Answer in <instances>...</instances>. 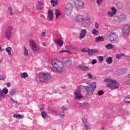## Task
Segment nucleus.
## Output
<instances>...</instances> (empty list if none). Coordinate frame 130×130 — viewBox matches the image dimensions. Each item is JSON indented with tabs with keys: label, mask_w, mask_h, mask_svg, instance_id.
Returning a JSON list of instances; mask_svg holds the SVG:
<instances>
[{
	"label": "nucleus",
	"mask_w": 130,
	"mask_h": 130,
	"mask_svg": "<svg viewBox=\"0 0 130 130\" xmlns=\"http://www.w3.org/2000/svg\"><path fill=\"white\" fill-rule=\"evenodd\" d=\"M75 21L77 23H81L85 28H89L92 23L91 18L89 16L85 17V15L80 14L76 15Z\"/></svg>",
	"instance_id": "f257e3e1"
},
{
	"label": "nucleus",
	"mask_w": 130,
	"mask_h": 130,
	"mask_svg": "<svg viewBox=\"0 0 130 130\" xmlns=\"http://www.w3.org/2000/svg\"><path fill=\"white\" fill-rule=\"evenodd\" d=\"M52 71L54 73L60 74L63 72V64L58 60L53 59L51 61Z\"/></svg>",
	"instance_id": "f03ea898"
},
{
	"label": "nucleus",
	"mask_w": 130,
	"mask_h": 130,
	"mask_svg": "<svg viewBox=\"0 0 130 130\" xmlns=\"http://www.w3.org/2000/svg\"><path fill=\"white\" fill-rule=\"evenodd\" d=\"M87 85L89 86H84V87L85 88L87 95L89 96H91L93 95V93L95 91V89H96V82H92L91 84L87 83Z\"/></svg>",
	"instance_id": "7ed1b4c3"
},
{
	"label": "nucleus",
	"mask_w": 130,
	"mask_h": 130,
	"mask_svg": "<svg viewBox=\"0 0 130 130\" xmlns=\"http://www.w3.org/2000/svg\"><path fill=\"white\" fill-rule=\"evenodd\" d=\"M38 79H39L40 82H46L51 79V75L48 72H43L40 73Z\"/></svg>",
	"instance_id": "20e7f679"
},
{
	"label": "nucleus",
	"mask_w": 130,
	"mask_h": 130,
	"mask_svg": "<svg viewBox=\"0 0 130 130\" xmlns=\"http://www.w3.org/2000/svg\"><path fill=\"white\" fill-rule=\"evenodd\" d=\"M108 38L112 43H118L119 39H118V36L116 35V33L114 31H110L108 35Z\"/></svg>",
	"instance_id": "39448f33"
},
{
	"label": "nucleus",
	"mask_w": 130,
	"mask_h": 130,
	"mask_svg": "<svg viewBox=\"0 0 130 130\" xmlns=\"http://www.w3.org/2000/svg\"><path fill=\"white\" fill-rule=\"evenodd\" d=\"M73 8L74 6H73V4L71 3L67 4L65 6L64 10L65 15H67V16H70V15L72 14Z\"/></svg>",
	"instance_id": "423d86ee"
},
{
	"label": "nucleus",
	"mask_w": 130,
	"mask_h": 130,
	"mask_svg": "<svg viewBox=\"0 0 130 130\" xmlns=\"http://www.w3.org/2000/svg\"><path fill=\"white\" fill-rule=\"evenodd\" d=\"M74 4L77 9H80V10L85 9V3L81 0H74Z\"/></svg>",
	"instance_id": "0eeeda50"
},
{
	"label": "nucleus",
	"mask_w": 130,
	"mask_h": 130,
	"mask_svg": "<svg viewBox=\"0 0 130 130\" xmlns=\"http://www.w3.org/2000/svg\"><path fill=\"white\" fill-rule=\"evenodd\" d=\"M108 88H110L111 90H115L119 87V83L116 80H113L111 83L108 84Z\"/></svg>",
	"instance_id": "6e6552de"
},
{
	"label": "nucleus",
	"mask_w": 130,
	"mask_h": 130,
	"mask_svg": "<svg viewBox=\"0 0 130 130\" xmlns=\"http://www.w3.org/2000/svg\"><path fill=\"white\" fill-rule=\"evenodd\" d=\"M29 45L31 46V49L33 51H36V52L39 51V47H38L37 45L35 43V41H34V40H30Z\"/></svg>",
	"instance_id": "1a4fd4ad"
},
{
	"label": "nucleus",
	"mask_w": 130,
	"mask_h": 130,
	"mask_svg": "<svg viewBox=\"0 0 130 130\" xmlns=\"http://www.w3.org/2000/svg\"><path fill=\"white\" fill-rule=\"evenodd\" d=\"M122 33L123 36H127L129 35L130 33V27L128 24L125 25L122 28Z\"/></svg>",
	"instance_id": "9d476101"
},
{
	"label": "nucleus",
	"mask_w": 130,
	"mask_h": 130,
	"mask_svg": "<svg viewBox=\"0 0 130 130\" xmlns=\"http://www.w3.org/2000/svg\"><path fill=\"white\" fill-rule=\"evenodd\" d=\"M75 100L77 101V100H80L81 98H83V95H82V93H81V90L77 89L75 92Z\"/></svg>",
	"instance_id": "9b49d317"
},
{
	"label": "nucleus",
	"mask_w": 130,
	"mask_h": 130,
	"mask_svg": "<svg viewBox=\"0 0 130 130\" xmlns=\"http://www.w3.org/2000/svg\"><path fill=\"white\" fill-rule=\"evenodd\" d=\"M62 62L64 63V64H66V66H70V64H72L73 63V60L71 59L70 58H64L62 59Z\"/></svg>",
	"instance_id": "f8f14e48"
},
{
	"label": "nucleus",
	"mask_w": 130,
	"mask_h": 130,
	"mask_svg": "<svg viewBox=\"0 0 130 130\" xmlns=\"http://www.w3.org/2000/svg\"><path fill=\"white\" fill-rule=\"evenodd\" d=\"M54 42L58 46H60L61 47L62 45H63V41L61 40V39H54Z\"/></svg>",
	"instance_id": "ddd939ff"
},
{
	"label": "nucleus",
	"mask_w": 130,
	"mask_h": 130,
	"mask_svg": "<svg viewBox=\"0 0 130 130\" xmlns=\"http://www.w3.org/2000/svg\"><path fill=\"white\" fill-rule=\"evenodd\" d=\"M86 34H87V30H86V29H82L80 33V39H83V38H85V37H86Z\"/></svg>",
	"instance_id": "4468645a"
},
{
	"label": "nucleus",
	"mask_w": 130,
	"mask_h": 130,
	"mask_svg": "<svg viewBox=\"0 0 130 130\" xmlns=\"http://www.w3.org/2000/svg\"><path fill=\"white\" fill-rule=\"evenodd\" d=\"M54 16V14H53V11H52V10H50L48 11L47 17L50 21H52V20H53Z\"/></svg>",
	"instance_id": "2eb2a0df"
},
{
	"label": "nucleus",
	"mask_w": 130,
	"mask_h": 130,
	"mask_svg": "<svg viewBox=\"0 0 130 130\" xmlns=\"http://www.w3.org/2000/svg\"><path fill=\"white\" fill-rule=\"evenodd\" d=\"M13 36V32L7 31L5 32V37L7 40H11Z\"/></svg>",
	"instance_id": "dca6fc26"
},
{
	"label": "nucleus",
	"mask_w": 130,
	"mask_h": 130,
	"mask_svg": "<svg viewBox=\"0 0 130 130\" xmlns=\"http://www.w3.org/2000/svg\"><path fill=\"white\" fill-rule=\"evenodd\" d=\"M99 51L97 49H89L88 50V55H94L95 53H98Z\"/></svg>",
	"instance_id": "f3484780"
},
{
	"label": "nucleus",
	"mask_w": 130,
	"mask_h": 130,
	"mask_svg": "<svg viewBox=\"0 0 130 130\" xmlns=\"http://www.w3.org/2000/svg\"><path fill=\"white\" fill-rule=\"evenodd\" d=\"M79 70H81V71H83L84 72H87V71H89V67L87 66H83L82 65H79L78 66Z\"/></svg>",
	"instance_id": "a211bd4d"
},
{
	"label": "nucleus",
	"mask_w": 130,
	"mask_h": 130,
	"mask_svg": "<svg viewBox=\"0 0 130 130\" xmlns=\"http://www.w3.org/2000/svg\"><path fill=\"white\" fill-rule=\"evenodd\" d=\"M118 19L119 20V21H120V22H123V21H125L126 19V15L121 14L118 17Z\"/></svg>",
	"instance_id": "6ab92c4d"
},
{
	"label": "nucleus",
	"mask_w": 130,
	"mask_h": 130,
	"mask_svg": "<svg viewBox=\"0 0 130 130\" xmlns=\"http://www.w3.org/2000/svg\"><path fill=\"white\" fill-rule=\"evenodd\" d=\"M5 51L7 52L8 56L9 57L12 56V48L11 47H8L7 48L5 49Z\"/></svg>",
	"instance_id": "aec40b11"
},
{
	"label": "nucleus",
	"mask_w": 130,
	"mask_h": 130,
	"mask_svg": "<svg viewBox=\"0 0 130 130\" xmlns=\"http://www.w3.org/2000/svg\"><path fill=\"white\" fill-rule=\"evenodd\" d=\"M80 106L83 108H89V107H90V104L85 102L82 104H80Z\"/></svg>",
	"instance_id": "412c9836"
},
{
	"label": "nucleus",
	"mask_w": 130,
	"mask_h": 130,
	"mask_svg": "<svg viewBox=\"0 0 130 130\" xmlns=\"http://www.w3.org/2000/svg\"><path fill=\"white\" fill-rule=\"evenodd\" d=\"M54 15H55L56 19H58L59 16H61V13H60L58 9H56L54 11Z\"/></svg>",
	"instance_id": "4be33fe9"
},
{
	"label": "nucleus",
	"mask_w": 130,
	"mask_h": 130,
	"mask_svg": "<svg viewBox=\"0 0 130 130\" xmlns=\"http://www.w3.org/2000/svg\"><path fill=\"white\" fill-rule=\"evenodd\" d=\"M50 4L51 6H52L53 7H54L58 5V1L57 0H51Z\"/></svg>",
	"instance_id": "5701e85b"
},
{
	"label": "nucleus",
	"mask_w": 130,
	"mask_h": 130,
	"mask_svg": "<svg viewBox=\"0 0 130 130\" xmlns=\"http://www.w3.org/2000/svg\"><path fill=\"white\" fill-rule=\"evenodd\" d=\"M91 34L94 35V36H98L99 35V30H98L96 28H93L91 30Z\"/></svg>",
	"instance_id": "b1692460"
},
{
	"label": "nucleus",
	"mask_w": 130,
	"mask_h": 130,
	"mask_svg": "<svg viewBox=\"0 0 130 130\" xmlns=\"http://www.w3.org/2000/svg\"><path fill=\"white\" fill-rule=\"evenodd\" d=\"M101 41H104V38H103V37L100 36L95 38V42L98 43L101 42Z\"/></svg>",
	"instance_id": "393cba45"
},
{
	"label": "nucleus",
	"mask_w": 130,
	"mask_h": 130,
	"mask_svg": "<svg viewBox=\"0 0 130 130\" xmlns=\"http://www.w3.org/2000/svg\"><path fill=\"white\" fill-rule=\"evenodd\" d=\"M106 61L108 64H110L112 63V61H113V60L112 59V57H108L106 58Z\"/></svg>",
	"instance_id": "a878e982"
},
{
	"label": "nucleus",
	"mask_w": 130,
	"mask_h": 130,
	"mask_svg": "<svg viewBox=\"0 0 130 130\" xmlns=\"http://www.w3.org/2000/svg\"><path fill=\"white\" fill-rule=\"evenodd\" d=\"M20 77L22 79H26L28 78V73L27 72H23L20 74Z\"/></svg>",
	"instance_id": "bb28decb"
},
{
	"label": "nucleus",
	"mask_w": 130,
	"mask_h": 130,
	"mask_svg": "<svg viewBox=\"0 0 130 130\" xmlns=\"http://www.w3.org/2000/svg\"><path fill=\"white\" fill-rule=\"evenodd\" d=\"M23 54L24 56H28V54H29V52L28 51V49L26 47H23Z\"/></svg>",
	"instance_id": "cd10ccee"
},
{
	"label": "nucleus",
	"mask_w": 130,
	"mask_h": 130,
	"mask_svg": "<svg viewBox=\"0 0 130 130\" xmlns=\"http://www.w3.org/2000/svg\"><path fill=\"white\" fill-rule=\"evenodd\" d=\"M9 94L11 95V96H14V95H16L17 94V89H13L10 92Z\"/></svg>",
	"instance_id": "c85d7f7f"
},
{
	"label": "nucleus",
	"mask_w": 130,
	"mask_h": 130,
	"mask_svg": "<svg viewBox=\"0 0 130 130\" xmlns=\"http://www.w3.org/2000/svg\"><path fill=\"white\" fill-rule=\"evenodd\" d=\"M114 80H113L111 78H107V79H104V81L105 83H108V84H111Z\"/></svg>",
	"instance_id": "c756f323"
},
{
	"label": "nucleus",
	"mask_w": 130,
	"mask_h": 130,
	"mask_svg": "<svg viewBox=\"0 0 130 130\" xmlns=\"http://www.w3.org/2000/svg\"><path fill=\"white\" fill-rule=\"evenodd\" d=\"M105 47V48H106V49H109V50H110V49H112V48H113V45L111 44H109L106 45Z\"/></svg>",
	"instance_id": "7c9ffc66"
},
{
	"label": "nucleus",
	"mask_w": 130,
	"mask_h": 130,
	"mask_svg": "<svg viewBox=\"0 0 130 130\" xmlns=\"http://www.w3.org/2000/svg\"><path fill=\"white\" fill-rule=\"evenodd\" d=\"M6 31L7 32H13V26L9 25L7 27Z\"/></svg>",
	"instance_id": "2f4dec72"
},
{
	"label": "nucleus",
	"mask_w": 130,
	"mask_h": 130,
	"mask_svg": "<svg viewBox=\"0 0 130 130\" xmlns=\"http://www.w3.org/2000/svg\"><path fill=\"white\" fill-rule=\"evenodd\" d=\"M87 77L90 80H95L96 79V77H92V75L90 73L87 74Z\"/></svg>",
	"instance_id": "473e14b6"
},
{
	"label": "nucleus",
	"mask_w": 130,
	"mask_h": 130,
	"mask_svg": "<svg viewBox=\"0 0 130 130\" xmlns=\"http://www.w3.org/2000/svg\"><path fill=\"white\" fill-rule=\"evenodd\" d=\"M125 103H129L130 102V95L127 96L124 100Z\"/></svg>",
	"instance_id": "72a5a7b5"
},
{
	"label": "nucleus",
	"mask_w": 130,
	"mask_h": 130,
	"mask_svg": "<svg viewBox=\"0 0 130 130\" xmlns=\"http://www.w3.org/2000/svg\"><path fill=\"white\" fill-rule=\"evenodd\" d=\"M41 115H42L43 118L45 119V118H46V116H47V113H46V112H45V111H43L41 113Z\"/></svg>",
	"instance_id": "f704fd0d"
},
{
	"label": "nucleus",
	"mask_w": 130,
	"mask_h": 130,
	"mask_svg": "<svg viewBox=\"0 0 130 130\" xmlns=\"http://www.w3.org/2000/svg\"><path fill=\"white\" fill-rule=\"evenodd\" d=\"M13 117H14L15 118L21 119V118H23V116L20 114L19 115L14 114L13 115Z\"/></svg>",
	"instance_id": "c9c22d12"
},
{
	"label": "nucleus",
	"mask_w": 130,
	"mask_h": 130,
	"mask_svg": "<svg viewBox=\"0 0 130 130\" xmlns=\"http://www.w3.org/2000/svg\"><path fill=\"white\" fill-rule=\"evenodd\" d=\"M8 11L9 14L11 16H13V8H12L11 7H8Z\"/></svg>",
	"instance_id": "e433bc0d"
},
{
	"label": "nucleus",
	"mask_w": 130,
	"mask_h": 130,
	"mask_svg": "<svg viewBox=\"0 0 130 130\" xmlns=\"http://www.w3.org/2000/svg\"><path fill=\"white\" fill-rule=\"evenodd\" d=\"M9 93V89L8 88H3V94H5L7 95Z\"/></svg>",
	"instance_id": "4c0bfd02"
},
{
	"label": "nucleus",
	"mask_w": 130,
	"mask_h": 130,
	"mask_svg": "<svg viewBox=\"0 0 130 130\" xmlns=\"http://www.w3.org/2000/svg\"><path fill=\"white\" fill-rule=\"evenodd\" d=\"M114 15L115 14L111 11H109L107 13V15L109 16V17H114Z\"/></svg>",
	"instance_id": "58836bf2"
},
{
	"label": "nucleus",
	"mask_w": 130,
	"mask_h": 130,
	"mask_svg": "<svg viewBox=\"0 0 130 130\" xmlns=\"http://www.w3.org/2000/svg\"><path fill=\"white\" fill-rule=\"evenodd\" d=\"M123 55H124V54H118L116 55V58H118V59H121V57H122Z\"/></svg>",
	"instance_id": "ea45409f"
},
{
	"label": "nucleus",
	"mask_w": 130,
	"mask_h": 130,
	"mask_svg": "<svg viewBox=\"0 0 130 130\" xmlns=\"http://www.w3.org/2000/svg\"><path fill=\"white\" fill-rule=\"evenodd\" d=\"M112 13H113L115 15L116 14V8L115 7L111 8Z\"/></svg>",
	"instance_id": "a19ab883"
},
{
	"label": "nucleus",
	"mask_w": 130,
	"mask_h": 130,
	"mask_svg": "<svg viewBox=\"0 0 130 130\" xmlns=\"http://www.w3.org/2000/svg\"><path fill=\"white\" fill-rule=\"evenodd\" d=\"M58 115L59 117H61L62 118L64 117V112H61Z\"/></svg>",
	"instance_id": "79ce46f5"
},
{
	"label": "nucleus",
	"mask_w": 130,
	"mask_h": 130,
	"mask_svg": "<svg viewBox=\"0 0 130 130\" xmlns=\"http://www.w3.org/2000/svg\"><path fill=\"white\" fill-rule=\"evenodd\" d=\"M90 125L88 124H85L84 125V129H90Z\"/></svg>",
	"instance_id": "37998d69"
},
{
	"label": "nucleus",
	"mask_w": 130,
	"mask_h": 130,
	"mask_svg": "<svg viewBox=\"0 0 130 130\" xmlns=\"http://www.w3.org/2000/svg\"><path fill=\"white\" fill-rule=\"evenodd\" d=\"M98 94L99 96H101V95H103V94H104V91L102 90H99L98 91Z\"/></svg>",
	"instance_id": "c03bdc74"
},
{
	"label": "nucleus",
	"mask_w": 130,
	"mask_h": 130,
	"mask_svg": "<svg viewBox=\"0 0 130 130\" xmlns=\"http://www.w3.org/2000/svg\"><path fill=\"white\" fill-rule=\"evenodd\" d=\"M6 98V96L3 93L0 94V100H4Z\"/></svg>",
	"instance_id": "a18cd8bd"
},
{
	"label": "nucleus",
	"mask_w": 130,
	"mask_h": 130,
	"mask_svg": "<svg viewBox=\"0 0 130 130\" xmlns=\"http://www.w3.org/2000/svg\"><path fill=\"white\" fill-rule=\"evenodd\" d=\"M71 48H72V49H74V50H75V51H77V50H78V48H77V47L75 46L74 45H71L70 46Z\"/></svg>",
	"instance_id": "49530a36"
},
{
	"label": "nucleus",
	"mask_w": 130,
	"mask_h": 130,
	"mask_svg": "<svg viewBox=\"0 0 130 130\" xmlns=\"http://www.w3.org/2000/svg\"><path fill=\"white\" fill-rule=\"evenodd\" d=\"M99 61H101V62H102V61L104 60V58H103V56H99Z\"/></svg>",
	"instance_id": "de8ad7c7"
},
{
	"label": "nucleus",
	"mask_w": 130,
	"mask_h": 130,
	"mask_svg": "<svg viewBox=\"0 0 130 130\" xmlns=\"http://www.w3.org/2000/svg\"><path fill=\"white\" fill-rule=\"evenodd\" d=\"M67 109H68V108L66 106H62L61 108V110L62 111V112L66 111V110H67Z\"/></svg>",
	"instance_id": "09e8293b"
},
{
	"label": "nucleus",
	"mask_w": 130,
	"mask_h": 130,
	"mask_svg": "<svg viewBox=\"0 0 130 130\" xmlns=\"http://www.w3.org/2000/svg\"><path fill=\"white\" fill-rule=\"evenodd\" d=\"M44 5V3H43V2H42L41 1H38V5L41 6L42 7V6H43Z\"/></svg>",
	"instance_id": "8fccbe9b"
},
{
	"label": "nucleus",
	"mask_w": 130,
	"mask_h": 130,
	"mask_svg": "<svg viewBox=\"0 0 130 130\" xmlns=\"http://www.w3.org/2000/svg\"><path fill=\"white\" fill-rule=\"evenodd\" d=\"M82 120L83 123H84V124H87V119H86L85 118H83L82 119Z\"/></svg>",
	"instance_id": "3c124183"
},
{
	"label": "nucleus",
	"mask_w": 130,
	"mask_h": 130,
	"mask_svg": "<svg viewBox=\"0 0 130 130\" xmlns=\"http://www.w3.org/2000/svg\"><path fill=\"white\" fill-rule=\"evenodd\" d=\"M124 83L125 85H130V79L126 80Z\"/></svg>",
	"instance_id": "603ef678"
},
{
	"label": "nucleus",
	"mask_w": 130,
	"mask_h": 130,
	"mask_svg": "<svg viewBox=\"0 0 130 130\" xmlns=\"http://www.w3.org/2000/svg\"><path fill=\"white\" fill-rule=\"evenodd\" d=\"M68 50H62L58 51V53H64V52H67Z\"/></svg>",
	"instance_id": "864d4df0"
},
{
	"label": "nucleus",
	"mask_w": 130,
	"mask_h": 130,
	"mask_svg": "<svg viewBox=\"0 0 130 130\" xmlns=\"http://www.w3.org/2000/svg\"><path fill=\"white\" fill-rule=\"evenodd\" d=\"M82 52H88L89 50L86 49L85 48H83L80 50Z\"/></svg>",
	"instance_id": "5fc2aeb1"
},
{
	"label": "nucleus",
	"mask_w": 130,
	"mask_h": 130,
	"mask_svg": "<svg viewBox=\"0 0 130 130\" xmlns=\"http://www.w3.org/2000/svg\"><path fill=\"white\" fill-rule=\"evenodd\" d=\"M36 7H37V10H42V7H41V6L37 5Z\"/></svg>",
	"instance_id": "6e6d98bb"
},
{
	"label": "nucleus",
	"mask_w": 130,
	"mask_h": 130,
	"mask_svg": "<svg viewBox=\"0 0 130 130\" xmlns=\"http://www.w3.org/2000/svg\"><path fill=\"white\" fill-rule=\"evenodd\" d=\"M6 86L10 88V87H11V86H12V83L9 82V83H6Z\"/></svg>",
	"instance_id": "4d7b16f0"
},
{
	"label": "nucleus",
	"mask_w": 130,
	"mask_h": 130,
	"mask_svg": "<svg viewBox=\"0 0 130 130\" xmlns=\"http://www.w3.org/2000/svg\"><path fill=\"white\" fill-rule=\"evenodd\" d=\"M94 27L96 29H98V28H99V24H98V23L96 22L94 24Z\"/></svg>",
	"instance_id": "13d9d810"
},
{
	"label": "nucleus",
	"mask_w": 130,
	"mask_h": 130,
	"mask_svg": "<svg viewBox=\"0 0 130 130\" xmlns=\"http://www.w3.org/2000/svg\"><path fill=\"white\" fill-rule=\"evenodd\" d=\"M5 77L4 76H3V75H1L0 76V80L1 81H4V80H5Z\"/></svg>",
	"instance_id": "bf43d9fd"
},
{
	"label": "nucleus",
	"mask_w": 130,
	"mask_h": 130,
	"mask_svg": "<svg viewBox=\"0 0 130 130\" xmlns=\"http://www.w3.org/2000/svg\"><path fill=\"white\" fill-rule=\"evenodd\" d=\"M91 63L92 64H95V63H97V60L93 59L92 61H91Z\"/></svg>",
	"instance_id": "052dcab7"
},
{
	"label": "nucleus",
	"mask_w": 130,
	"mask_h": 130,
	"mask_svg": "<svg viewBox=\"0 0 130 130\" xmlns=\"http://www.w3.org/2000/svg\"><path fill=\"white\" fill-rule=\"evenodd\" d=\"M41 36H42V37H44L45 36H46V33L45 32H43L41 34Z\"/></svg>",
	"instance_id": "680f3d73"
},
{
	"label": "nucleus",
	"mask_w": 130,
	"mask_h": 130,
	"mask_svg": "<svg viewBox=\"0 0 130 130\" xmlns=\"http://www.w3.org/2000/svg\"><path fill=\"white\" fill-rule=\"evenodd\" d=\"M102 3V0H97V4L98 5H100Z\"/></svg>",
	"instance_id": "e2e57ef3"
},
{
	"label": "nucleus",
	"mask_w": 130,
	"mask_h": 130,
	"mask_svg": "<svg viewBox=\"0 0 130 130\" xmlns=\"http://www.w3.org/2000/svg\"><path fill=\"white\" fill-rule=\"evenodd\" d=\"M66 49H70L71 48V45L70 46H66L65 47Z\"/></svg>",
	"instance_id": "0e129e2a"
},
{
	"label": "nucleus",
	"mask_w": 130,
	"mask_h": 130,
	"mask_svg": "<svg viewBox=\"0 0 130 130\" xmlns=\"http://www.w3.org/2000/svg\"><path fill=\"white\" fill-rule=\"evenodd\" d=\"M67 52L68 53H69L70 54H74V53H73L72 52H71L70 50H67Z\"/></svg>",
	"instance_id": "69168bd1"
},
{
	"label": "nucleus",
	"mask_w": 130,
	"mask_h": 130,
	"mask_svg": "<svg viewBox=\"0 0 130 130\" xmlns=\"http://www.w3.org/2000/svg\"><path fill=\"white\" fill-rule=\"evenodd\" d=\"M41 17L43 18V19H45V16L43 14L41 15Z\"/></svg>",
	"instance_id": "338daca9"
},
{
	"label": "nucleus",
	"mask_w": 130,
	"mask_h": 130,
	"mask_svg": "<svg viewBox=\"0 0 130 130\" xmlns=\"http://www.w3.org/2000/svg\"><path fill=\"white\" fill-rule=\"evenodd\" d=\"M11 100H12L13 103H16V101H15L14 99H11Z\"/></svg>",
	"instance_id": "774afa93"
}]
</instances>
